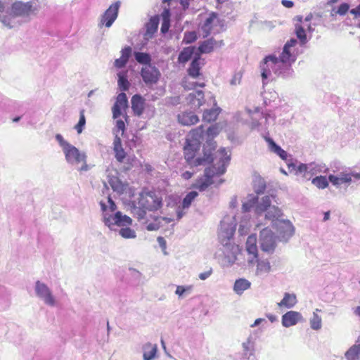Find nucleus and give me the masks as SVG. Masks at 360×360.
<instances>
[{
	"label": "nucleus",
	"mask_w": 360,
	"mask_h": 360,
	"mask_svg": "<svg viewBox=\"0 0 360 360\" xmlns=\"http://www.w3.org/2000/svg\"><path fill=\"white\" fill-rule=\"evenodd\" d=\"M250 285L251 283L249 281L239 278L235 281L233 290L237 294L241 295L245 290L249 289Z\"/></svg>",
	"instance_id": "bb28decb"
},
{
	"label": "nucleus",
	"mask_w": 360,
	"mask_h": 360,
	"mask_svg": "<svg viewBox=\"0 0 360 360\" xmlns=\"http://www.w3.org/2000/svg\"><path fill=\"white\" fill-rule=\"evenodd\" d=\"M203 134V126L200 125L191 129L186 139L184 155L187 163L192 167L205 165L212 162L214 160L213 155L217 148V143L215 141H207L203 148V156L195 158L200 150V139Z\"/></svg>",
	"instance_id": "f257e3e1"
},
{
	"label": "nucleus",
	"mask_w": 360,
	"mask_h": 360,
	"mask_svg": "<svg viewBox=\"0 0 360 360\" xmlns=\"http://www.w3.org/2000/svg\"><path fill=\"white\" fill-rule=\"evenodd\" d=\"M195 46L184 48L179 55V61L181 63H186L191 58L192 56L195 53Z\"/></svg>",
	"instance_id": "cd10ccee"
},
{
	"label": "nucleus",
	"mask_w": 360,
	"mask_h": 360,
	"mask_svg": "<svg viewBox=\"0 0 360 360\" xmlns=\"http://www.w3.org/2000/svg\"><path fill=\"white\" fill-rule=\"evenodd\" d=\"M36 292L37 295L41 297L46 304L53 306L55 304V300L51 293L49 288L40 281L36 283Z\"/></svg>",
	"instance_id": "f8f14e48"
},
{
	"label": "nucleus",
	"mask_w": 360,
	"mask_h": 360,
	"mask_svg": "<svg viewBox=\"0 0 360 360\" xmlns=\"http://www.w3.org/2000/svg\"><path fill=\"white\" fill-rule=\"evenodd\" d=\"M329 181L335 186H340L343 184L349 183L352 178L349 174H341L340 176L330 175L328 177Z\"/></svg>",
	"instance_id": "c756f323"
},
{
	"label": "nucleus",
	"mask_w": 360,
	"mask_h": 360,
	"mask_svg": "<svg viewBox=\"0 0 360 360\" xmlns=\"http://www.w3.org/2000/svg\"><path fill=\"white\" fill-rule=\"evenodd\" d=\"M251 207H252V205L250 202L244 203L243 205V210L244 212H248L250 210Z\"/></svg>",
	"instance_id": "e2e57ef3"
},
{
	"label": "nucleus",
	"mask_w": 360,
	"mask_h": 360,
	"mask_svg": "<svg viewBox=\"0 0 360 360\" xmlns=\"http://www.w3.org/2000/svg\"><path fill=\"white\" fill-rule=\"evenodd\" d=\"M169 26H170V22H169V17L168 16L166 17L164 15L163 22L161 25V32L162 33L167 32L169 30Z\"/></svg>",
	"instance_id": "603ef678"
},
{
	"label": "nucleus",
	"mask_w": 360,
	"mask_h": 360,
	"mask_svg": "<svg viewBox=\"0 0 360 360\" xmlns=\"http://www.w3.org/2000/svg\"><path fill=\"white\" fill-rule=\"evenodd\" d=\"M178 121L184 126H191L198 123L199 118L192 112H184L178 115Z\"/></svg>",
	"instance_id": "f3484780"
},
{
	"label": "nucleus",
	"mask_w": 360,
	"mask_h": 360,
	"mask_svg": "<svg viewBox=\"0 0 360 360\" xmlns=\"http://www.w3.org/2000/svg\"><path fill=\"white\" fill-rule=\"evenodd\" d=\"M279 65V59L275 56H267L264 58L263 63L260 65L261 75L262 79H266L271 74V70H275Z\"/></svg>",
	"instance_id": "6e6552de"
},
{
	"label": "nucleus",
	"mask_w": 360,
	"mask_h": 360,
	"mask_svg": "<svg viewBox=\"0 0 360 360\" xmlns=\"http://www.w3.org/2000/svg\"><path fill=\"white\" fill-rule=\"evenodd\" d=\"M105 224L108 226L117 225L119 226H129L132 224V219L127 216L122 214L120 211L117 212L113 216L104 217Z\"/></svg>",
	"instance_id": "1a4fd4ad"
},
{
	"label": "nucleus",
	"mask_w": 360,
	"mask_h": 360,
	"mask_svg": "<svg viewBox=\"0 0 360 360\" xmlns=\"http://www.w3.org/2000/svg\"><path fill=\"white\" fill-rule=\"evenodd\" d=\"M346 356L349 360H356L360 355V345H354L351 347L346 353Z\"/></svg>",
	"instance_id": "e433bc0d"
},
{
	"label": "nucleus",
	"mask_w": 360,
	"mask_h": 360,
	"mask_svg": "<svg viewBox=\"0 0 360 360\" xmlns=\"http://www.w3.org/2000/svg\"><path fill=\"white\" fill-rule=\"evenodd\" d=\"M216 45V41L213 39H209L202 41L198 47V53H209L213 51L214 48Z\"/></svg>",
	"instance_id": "a878e982"
},
{
	"label": "nucleus",
	"mask_w": 360,
	"mask_h": 360,
	"mask_svg": "<svg viewBox=\"0 0 360 360\" xmlns=\"http://www.w3.org/2000/svg\"><path fill=\"white\" fill-rule=\"evenodd\" d=\"M108 202L109 203V208L111 212H114L116 208H117V206L115 205V203L114 202V201L111 199L110 197H108Z\"/></svg>",
	"instance_id": "13d9d810"
},
{
	"label": "nucleus",
	"mask_w": 360,
	"mask_h": 360,
	"mask_svg": "<svg viewBox=\"0 0 360 360\" xmlns=\"http://www.w3.org/2000/svg\"><path fill=\"white\" fill-rule=\"evenodd\" d=\"M86 124V118L84 115V110H81L79 112V120L78 123L75 125V129L78 134H81Z\"/></svg>",
	"instance_id": "37998d69"
},
{
	"label": "nucleus",
	"mask_w": 360,
	"mask_h": 360,
	"mask_svg": "<svg viewBox=\"0 0 360 360\" xmlns=\"http://www.w3.org/2000/svg\"><path fill=\"white\" fill-rule=\"evenodd\" d=\"M139 205L142 208L138 213V219H143L146 215V211H156L162 206V200L158 197L154 191L146 188L142 190L139 198Z\"/></svg>",
	"instance_id": "20e7f679"
},
{
	"label": "nucleus",
	"mask_w": 360,
	"mask_h": 360,
	"mask_svg": "<svg viewBox=\"0 0 360 360\" xmlns=\"http://www.w3.org/2000/svg\"><path fill=\"white\" fill-rule=\"evenodd\" d=\"M189 98L190 101L199 108L202 105L204 94L202 91H197L194 94H190Z\"/></svg>",
	"instance_id": "f704fd0d"
},
{
	"label": "nucleus",
	"mask_w": 360,
	"mask_h": 360,
	"mask_svg": "<svg viewBox=\"0 0 360 360\" xmlns=\"http://www.w3.org/2000/svg\"><path fill=\"white\" fill-rule=\"evenodd\" d=\"M120 6V1H116L112 4L101 15L99 26H105L106 27H110L117 18Z\"/></svg>",
	"instance_id": "423d86ee"
},
{
	"label": "nucleus",
	"mask_w": 360,
	"mask_h": 360,
	"mask_svg": "<svg viewBox=\"0 0 360 360\" xmlns=\"http://www.w3.org/2000/svg\"><path fill=\"white\" fill-rule=\"evenodd\" d=\"M219 22L220 20L217 14L215 13H211L202 26V30L205 33V37L210 35L213 30L214 27Z\"/></svg>",
	"instance_id": "dca6fc26"
},
{
	"label": "nucleus",
	"mask_w": 360,
	"mask_h": 360,
	"mask_svg": "<svg viewBox=\"0 0 360 360\" xmlns=\"http://www.w3.org/2000/svg\"><path fill=\"white\" fill-rule=\"evenodd\" d=\"M297 303V297L295 294L285 293L283 300L278 304L280 307L292 308Z\"/></svg>",
	"instance_id": "393cba45"
},
{
	"label": "nucleus",
	"mask_w": 360,
	"mask_h": 360,
	"mask_svg": "<svg viewBox=\"0 0 360 360\" xmlns=\"http://www.w3.org/2000/svg\"><path fill=\"white\" fill-rule=\"evenodd\" d=\"M257 236L256 234L250 235L246 240L245 249L250 256L249 262L252 263L257 261L258 258V249L257 245Z\"/></svg>",
	"instance_id": "9b49d317"
},
{
	"label": "nucleus",
	"mask_w": 360,
	"mask_h": 360,
	"mask_svg": "<svg viewBox=\"0 0 360 360\" xmlns=\"http://www.w3.org/2000/svg\"><path fill=\"white\" fill-rule=\"evenodd\" d=\"M157 240L162 250V252H164V254H167V252H166V249H167V243H166V240H165V238L162 236H159L157 238Z\"/></svg>",
	"instance_id": "864d4df0"
},
{
	"label": "nucleus",
	"mask_w": 360,
	"mask_h": 360,
	"mask_svg": "<svg viewBox=\"0 0 360 360\" xmlns=\"http://www.w3.org/2000/svg\"><path fill=\"white\" fill-rule=\"evenodd\" d=\"M221 127L219 126V124H214L211 125L210 127H208L207 130V134L208 136H210L212 138H214L217 135L219 134L221 131Z\"/></svg>",
	"instance_id": "49530a36"
},
{
	"label": "nucleus",
	"mask_w": 360,
	"mask_h": 360,
	"mask_svg": "<svg viewBox=\"0 0 360 360\" xmlns=\"http://www.w3.org/2000/svg\"><path fill=\"white\" fill-rule=\"evenodd\" d=\"M118 77H119V79H118L119 88L122 91H127L129 88L130 84L127 78V76L122 73H119Z\"/></svg>",
	"instance_id": "a19ab883"
},
{
	"label": "nucleus",
	"mask_w": 360,
	"mask_h": 360,
	"mask_svg": "<svg viewBox=\"0 0 360 360\" xmlns=\"http://www.w3.org/2000/svg\"><path fill=\"white\" fill-rule=\"evenodd\" d=\"M212 274V268H210L208 271L203 272V273H200L199 274V278L201 280H205L208 277H210Z\"/></svg>",
	"instance_id": "5fc2aeb1"
},
{
	"label": "nucleus",
	"mask_w": 360,
	"mask_h": 360,
	"mask_svg": "<svg viewBox=\"0 0 360 360\" xmlns=\"http://www.w3.org/2000/svg\"><path fill=\"white\" fill-rule=\"evenodd\" d=\"M144 99L138 94H136L131 98V108L134 114L137 116L142 115L144 110Z\"/></svg>",
	"instance_id": "6ab92c4d"
},
{
	"label": "nucleus",
	"mask_w": 360,
	"mask_h": 360,
	"mask_svg": "<svg viewBox=\"0 0 360 360\" xmlns=\"http://www.w3.org/2000/svg\"><path fill=\"white\" fill-rule=\"evenodd\" d=\"M32 12V6L30 2H15L11 7V14L14 16L28 15Z\"/></svg>",
	"instance_id": "4468645a"
},
{
	"label": "nucleus",
	"mask_w": 360,
	"mask_h": 360,
	"mask_svg": "<svg viewBox=\"0 0 360 360\" xmlns=\"http://www.w3.org/2000/svg\"><path fill=\"white\" fill-rule=\"evenodd\" d=\"M282 215L283 213L278 207L272 206L267 210L265 218L270 220L272 222L273 226H274L279 221L281 220L280 218Z\"/></svg>",
	"instance_id": "5701e85b"
},
{
	"label": "nucleus",
	"mask_w": 360,
	"mask_h": 360,
	"mask_svg": "<svg viewBox=\"0 0 360 360\" xmlns=\"http://www.w3.org/2000/svg\"><path fill=\"white\" fill-rule=\"evenodd\" d=\"M355 313L360 316V307H357L356 310H355Z\"/></svg>",
	"instance_id": "774afa93"
},
{
	"label": "nucleus",
	"mask_w": 360,
	"mask_h": 360,
	"mask_svg": "<svg viewBox=\"0 0 360 360\" xmlns=\"http://www.w3.org/2000/svg\"><path fill=\"white\" fill-rule=\"evenodd\" d=\"M158 27V21L156 19H150V22L146 25L147 32L148 34H154Z\"/></svg>",
	"instance_id": "09e8293b"
},
{
	"label": "nucleus",
	"mask_w": 360,
	"mask_h": 360,
	"mask_svg": "<svg viewBox=\"0 0 360 360\" xmlns=\"http://www.w3.org/2000/svg\"><path fill=\"white\" fill-rule=\"evenodd\" d=\"M134 57L136 61L143 65H150L151 62V57L147 53H143V52H135L134 53Z\"/></svg>",
	"instance_id": "c9c22d12"
},
{
	"label": "nucleus",
	"mask_w": 360,
	"mask_h": 360,
	"mask_svg": "<svg viewBox=\"0 0 360 360\" xmlns=\"http://www.w3.org/2000/svg\"><path fill=\"white\" fill-rule=\"evenodd\" d=\"M220 112L221 109L219 108L206 110L203 112L202 120L207 122H214L217 119Z\"/></svg>",
	"instance_id": "c85d7f7f"
},
{
	"label": "nucleus",
	"mask_w": 360,
	"mask_h": 360,
	"mask_svg": "<svg viewBox=\"0 0 360 360\" xmlns=\"http://www.w3.org/2000/svg\"><path fill=\"white\" fill-rule=\"evenodd\" d=\"M329 216H330V212H325L324 214V217H323V220L324 221H326L329 219Z\"/></svg>",
	"instance_id": "338daca9"
},
{
	"label": "nucleus",
	"mask_w": 360,
	"mask_h": 360,
	"mask_svg": "<svg viewBox=\"0 0 360 360\" xmlns=\"http://www.w3.org/2000/svg\"><path fill=\"white\" fill-rule=\"evenodd\" d=\"M282 4L286 8H292L294 6V3L290 0H282Z\"/></svg>",
	"instance_id": "bf43d9fd"
},
{
	"label": "nucleus",
	"mask_w": 360,
	"mask_h": 360,
	"mask_svg": "<svg viewBox=\"0 0 360 360\" xmlns=\"http://www.w3.org/2000/svg\"><path fill=\"white\" fill-rule=\"evenodd\" d=\"M197 34L195 32H187L184 34V41L186 44H191L196 41Z\"/></svg>",
	"instance_id": "8fccbe9b"
},
{
	"label": "nucleus",
	"mask_w": 360,
	"mask_h": 360,
	"mask_svg": "<svg viewBox=\"0 0 360 360\" xmlns=\"http://www.w3.org/2000/svg\"><path fill=\"white\" fill-rule=\"evenodd\" d=\"M131 48L126 46L121 51V57L115 60L114 65L117 68H122L126 65L131 54Z\"/></svg>",
	"instance_id": "4be33fe9"
},
{
	"label": "nucleus",
	"mask_w": 360,
	"mask_h": 360,
	"mask_svg": "<svg viewBox=\"0 0 360 360\" xmlns=\"http://www.w3.org/2000/svg\"><path fill=\"white\" fill-rule=\"evenodd\" d=\"M312 184L319 188H325L328 186V182L326 176H319L312 179Z\"/></svg>",
	"instance_id": "ea45409f"
},
{
	"label": "nucleus",
	"mask_w": 360,
	"mask_h": 360,
	"mask_svg": "<svg viewBox=\"0 0 360 360\" xmlns=\"http://www.w3.org/2000/svg\"><path fill=\"white\" fill-rule=\"evenodd\" d=\"M157 353V347L150 343L144 346L143 359L144 360H152Z\"/></svg>",
	"instance_id": "473e14b6"
},
{
	"label": "nucleus",
	"mask_w": 360,
	"mask_h": 360,
	"mask_svg": "<svg viewBox=\"0 0 360 360\" xmlns=\"http://www.w3.org/2000/svg\"><path fill=\"white\" fill-rule=\"evenodd\" d=\"M141 75L146 84L153 85L158 82L161 74L157 68L149 65L142 68Z\"/></svg>",
	"instance_id": "0eeeda50"
},
{
	"label": "nucleus",
	"mask_w": 360,
	"mask_h": 360,
	"mask_svg": "<svg viewBox=\"0 0 360 360\" xmlns=\"http://www.w3.org/2000/svg\"><path fill=\"white\" fill-rule=\"evenodd\" d=\"M56 139L62 148L68 163L73 165H81V167L78 168V171L80 172H86L90 169L86 162V155L84 152H81L75 146L65 141L60 134L56 135Z\"/></svg>",
	"instance_id": "7ed1b4c3"
},
{
	"label": "nucleus",
	"mask_w": 360,
	"mask_h": 360,
	"mask_svg": "<svg viewBox=\"0 0 360 360\" xmlns=\"http://www.w3.org/2000/svg\"><path fill=\"white\" fill-rule=\"evenodd\" d=\"M116 127L119 131H121L123 133L125 130V124L124 121H122V120H117Z\"/></svg>",
	"instance_id": "6e6d98bb"
},
{
	"label": "nucleus",
	"mask_w": 360,
	"mask_h": 360,
	"mask_svg": "<svg viewBox=\"0 0 360 360\" xmlns=\"http://www.w3.org/2000/svg\"><path fill=\"white\" fill-rule=\"evenodd\" d=\"M278 236L284 240L288 239L294 233V227L289 220L281 219L274 226Z\"/></svg>",
	"instance_id": "9d476101"
},
{
	"label": "nucleus",
	"mask_w": 360,
	"mask_h": 360,
	"mask_svg": "<svg viewBox=\"0 0 360 360\" xmlns=\"http://www.w3.org/2000/svg\"><path fill=\"white\" fill-rule=\"evenodd\" d=\"M295 34L297 37L299 39L300 44L304 45L307 43V35L305 33V30L303 27L300 25H295Z\"/></svg>",
	"instance_id": "4c0bfd02"
},
{
	"label": "nucleus",
	"mask_w": 360,
	"mask_h": 360,
	"mask_svg": "<svg viewBox=\"0 0 360 360\" xmlns=\"http://www.w3.org/2000/svg\"><path fill=\"white\" fill-rule=\"evenodd\" d=\"M264 140L268 143L269 150L278 155L282 160H286L288 158V153L285 150L282 149L278 146L272 139L270 137L265 136Z\"/></svg>",
	"instance_id": "412c9836"
},
{
	"label": "nucleus",
	"mask_w": 360,
	"mask_h": 360,
	"mask_svg": "<svg viewBox=\"0 0 360 360\" xmlns=\"http://www.w3.org/2000/svg\"><path fill=\"white\" fill-rule=\"evenodd\" d=\"M350 13L355 16H360V4L356 8L352 9Z\"/></svg>",
	"instance_id": "052dcab7"
},
{
	"label": "nucleus",
	"mask_w": 360,
	"mask_h": 360,
	"mask_svg": "<svg viewBox=\"0 0 360 360\" xmlns=\"http://www.w3.org/2000/svg\"><path fill=\"white\" fill-rule=\"evenodd\" d=\"M310 326L315 330H318L321 328V318L315 312H314L313 316L310 319Z\"/></svg>",
	"instance_id": "c03bdc74"
},
{
	"label": "nucleus",
	"mask_w": 360,
	"mask_h": 360,
	"mask_svg": "<svg viewBox=\"0 0 360 360\" xmlns=\"http://www.w3.org/2000/svg\"><path fill=\"white\" fill-rule=\"evenodd\" d=\"M120 234L124 238H134L136 237L135 231L129 227L122 228L120 230Z\"/></svg>",
	"instance_id": "de8ad7c7"
},
{
	"label": "nucleus",
	"mask_w": 360,
	"mask_h": 360,
	"mask_svg": "<svg viewBox=\"0 0 360 360\" xmlns=\"http://www.w3.org/2000/svg\"><path fill=\"white\" fill-rule=\"evenodd\" d=\"M174 219L170 217H157L155 219V221L153 223H150L147 226V229L148 231H155L160 228L161 221H165L166 224H169L172 222Z\"/></svg>",
	"instance_id": "72a5a7b5"
},
{
	"label": "nucleus",
	"mask_w": 360,
	"mask_h": 360,
	"mask_svg": "<svg viewBox=\"0 0 360 360\" xmlns=\"http://www.w3.org/2000/svg\"><path fill=\"white\" fill-rule=\"evenodd\" d=\"M296 43H297L296 39H291L286 42V44L284 45V47H286L287 49H290V48L295 46Z\"/></svg>",
	"instance_id": "4d7b16f0"
},
{
	"label": "nucleus",
	"mask_w": 360,
	"mask_h": 360,
	"mask_svg": "<svg viewBox=\"0 0 360 360\" xmlns=\"http://www.w3.org/2000/svg\"><path fill=\"white\" fill-rule=\"evenodd\" d=\"M288 168L290 172H294L295 175H302L303 178L309 179L308 166L306 164L300 163L297 166L295 163H288Z\"/></svg>",
	"instance_id": "a211bd4d"
},
{
	"label": "nucleus",
	"mask_w": 360,
	"mask_h": 360,
	"mask_svg": "<svg viewBox=\"0 0 360 360\" xmlns=\"http://www.w3.org/2000/svg\"><path fill=\"white\" fill-rule=\"evenodd\" d=\"M113 150L117 160L120 162H122L126 158V153L122 148L121 139L118 136H115L114 139Z\"/></svg>",
	"instance_id": "aec40b11"
},
{
	"label": "nucleus",
	"mask_w": 360,
	"mask_h": 360,
	"mask_svg": "<svg viewBox=\"0 0 360 360\" xmlns=\"http://www.w3.org/2000/svg\"><path fill=\"white\" fill-rule=\"evenodd\" d=\"M271 269V266L267 261H257V273L269 272Z\"/></svg>",
	"instance_id": "a18cd8bd"
},
{
	"label": "nucleus",
	"mask_w": 360,
	"mask_h": 360,
	"mask_svg": "<svg viewBox=\"0 0 360 360\" xmlns=\"http://www.w3.org/2000/svg\"><path fill=\"white\" fill-rule=\"evenodd\" d=\"M128 106L127 97L125 93H120L117 95L116 101L112 107V116L117 118L122 115V111Z\"/></svg>",
	"instance_id": "ddd939ff"
},
{
	"label": "nucleus",
	"mask_w": 360,
	"mask_h": 360,
	"mask_svg": "<svg viewBox=\"0 0 360 360\" xmlns=\"http://www.w3.org/2000/svg\"><path fill=\"white\" fill-rule=\"evenodd\" d=\"M259 240L261 249L264 252H273L276 248V238L273 231L269 228H264L260 231Z\"/></svg>",
	"instance_id": "39448f33"
},
{
	"label": "nucleus",
	"mask_w": 360,
	"mask_h": 360,
	"mask_svg": "<svg viewBox=\"0 0 360 360\" xmlns=\"http://www.w3.org/2000/svg\"><path fill=\"white\" fill-rule=\"evenodd\" d=\"M349 9V5L347 3L341 4L337 8L332 10V15H345Z\"/></svg>",
	"instance_id": "79ce46f5"
},
{
	"label": "nucleus",
	"mask_w": 360,
	"mask_h": 360,
	"mask_svg": "<svg viewBox=\"0 0 360 360\" xmlns=\"http://www.w3.org/2000/svg\"><path fill=\"white\" fill-rule=\"evenodd\" d=\"M262 321V319H257L255 320V323L251 326L252 327L258 325Z\"/></svg>",
	"instance_id": "69168bd1"
},
{
	"label": "nucleus",
	"mask_w": 360,
	"mask_h": 360,
	"mask_svg": "<svg viewBox=\"0 0 360 360\" xmlns=\"http://www.w3.org/2000/svg\"><path fill=\"white\" fill-rule=\"evenodd\" d=\"M190 0H180V3L182 5L184 9H186L189 6Z\"/></svg>",
	"instance_id": "0e129e2a"
},
{
	"label": "nucleus",
	"mask_w": 360,
	"mask_h": 360,
	"mask_svg": "<svg viewBox=\"0 0 360 360\" xmlns=\"http://www.w3.org/2000/svg\"><path fill=\"white\" fill-rule=\"evenodd\" d=\"M217 153L219 156L220 164L218 168L217 169L214 166L206 168L204 175L200 177L193 185V187L198 189L200 191L206 190L213 184V178L215 176H220L224 174L226 170V167L229 164L231 160L230 155L228 154L224 148H220L217 151Z\"/></svg>",
	"instance_id": "f03ea898"
},
{
	"label": "nucleus",
	"mask_w": 360,
	"mask_h": 360,
	"mask_svg": "<svg viewBox=\"0 0 360 360\" xmlns=\"http://www.w3.org/2000/svg\"><path fill=\"white\" fill-rule=\"evenodd\" d=\"M302 319V316L300 312L290 311L282 316V324L283 326L288 328L296 325Z\"/></svg>",
	"instance_id": "2eb2a0df"
},
{
	"label": "nucleus",
	"mask_w": 360,
	"mask_h": 360,
	"mask_svg": "<svg viewBox=\"0 0 360 360\" xmlns=\"http://www.w3.org/2000/svg\"><path fill=\"white\" fill-rule=\"evenodd\" d=\"M271 199L268 195L264 196L259 203L257 205L256 207V212L257 214H261L264 211H266L271 207Z\"/></svg>",
	"instance_id": "2f4dec72"
},
{
	"label": "nucleus",
	"mask_w": 360,
	"mask_h": 360,
	"mask_svg": "<svg viewBox=\"0 0 360 360\" xmlns=\"http://www.w3.org/2000/svg\"><path fill=\"white\" fill-rule=\"evenodd\" d=\"M192 290V286L184 287L183 285H178L176 287L175 293L179 296L181 297L185 292H190Z\"/></svg>",
	"instance_id": "3c124183"
},
{
	"label": "nucleus",
	"mask_w": 360,
	"mask_h": 360,
	"mask_svg": "<svg viewBox=\"0 0 360 360\" xmlns=\"http://www.w3.org/2000/svg\"><path fill=\"white\" fill-rule=\"evenodd\" d=\"M278 58L279 59V64L281 63L290 65L295 60V58L291 53L290 50L284 46L280 57Z\"/></svg>",
	"instance_id": "7c9ffc66"
},
{
	"label": "nucleus",
	"mask_w": 360,
	"mask_h": 360,
	"mask_svg": "<svg viewBox=\"0 0 360 360\" xmlns=\"http://www.w3.org/2000/svg\"><path fill=\"white\" fill-rule=\"evenodd\" d=\"M193 176V173L191 172H188V171H186L185 172H184L182 174H181V176L184 179H189L192 177Z\"/></svg>",
	"instance_id": "680f3d73"
},
{
	"label": "nucleus",
	"mask_w": 360,
	"mask_h": 360,
	"mask_svg": "<svg viewBox=\"0 0 360 360\" xmlns=\"http://www.w3.org/2000/svg\"><path fill=\"white\" fill-rule=\"evenodd\" d=\"M200 54L196 53L195 57L192 60L188 69V74L193 78H196L200 75Z\"/></svg>",
	"instance_id": "b1692460"
},
{
	"label": "nucleus",
	"mask_w": 360,
	"mask_h": 360,
	"mask_svg": "<svg viewBox=\"0 0 360 360\" xmlns=\"http://www.w3.org/2000/svg\"><path fill=\"white\" fill-rule=\"evenodd\" d=\"M196 191L189 192L184 198L182 202V208L186 209L190 207L193 200L198 196Z\"/></svg>",
	"instance_id": "58836bf2"
}]
</instances>
